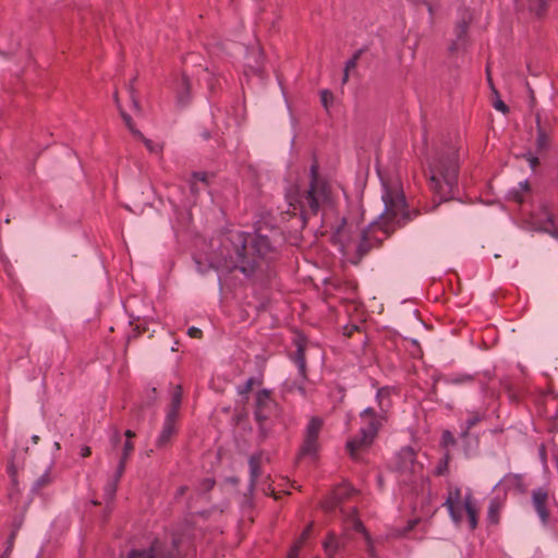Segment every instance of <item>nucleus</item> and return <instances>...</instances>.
<instances>
[{"label": "nucleus", "instance_id": "obj_1", "mask_svg": "<svg viewBox=\"0 0 558 558\" xmlns=\"http://www.w3.org/2000/svg\"><path fill=\"white\" fill-rule=\"evenodd\" d=\"M380 181L384 209L368 223L367 229L355 228L344 220L333 232V241L339 244L344 255L353 251L362 255L369 246L368 242L373 238L371 233L381 230L388 234L408 219L405 198L399 179L380 175ZM374 241L378 242L380 239L374 235Z\"/></svg>", "mask_w": 558, "mask_h": 558}, {"label": "nucleus", "instance_id": "obj_2", "mask_svg": "<svg viewBox=\"0 0 558 558\" xmlns=\"http://www.w3.org/2000/svg\"><path fill=\"white\" fill-rule=\"evenodd\" d=\"M231 248L226 246L227 256L223 260L213 265L216 269L239 268L243 274L250 275L255 266L268 258L275 250V245L268 235L258 232L244 233L233 231L229 235Z\"/></svg>", "mask_w": 558, "mask_h": 558}, {"label": "nucleus", "instance_id": "obj_3", "mask_svg": "<svg viewBox=\"0 0 558 558\" xmlns=\"http://www.w3.org/2000/svg\"><path fill=\"white\" fill-rule=\"evenodd\" d=\"M311 185L310 189L301 191L299 185H292L287 189L286 199L289 205V213L291 215L300 214L304 220L310 214H315L319 204L327 199V193L324 184L317 178L316 167L311 168Z\"/></svg>", "mask_w": 558, "mask_h": 558}, {"label": "nucleus", "instance_id": "obj_4", "mask_svg": "<svg viewBox=\"0 0 558 558\" xmlns=\"http://www.w3.org/2000/svg\"><path fill=\"white\" fill-rule=\"evenodd\" d=\"M430 184L440 201H447L453 195L458 177V160L452 153L439 158L430 169Z\"/></svg>", "mask_w": 558, "mask_h": 558}, {"label": "nucleus", "instance_id": "obj_5", "mask_svg": "<svg viewBox=\"0 0 558 558\" xmlns=\"http://www.w3.org/2000/svg\"><path fill=\"white\" fill-rule=\"evenodd\" d=\"M445 505L456 524L465 523L470 530L477 526L480 509L470 492L463 493L458 487L450 489Z\"/></svg>", "mask_w": 558, "mask_h": 558}, {"label": "nucleus", "instance_id": "obj_6", "mask_svg": "<svg viewBox=\"0 0 558 558\" xmlns=\"http://www.w3.org/2000/svg\"><path fill=\"white\" fill-rule=\"evenodd\" d=\"M384 420L372 408H366L361 413L360 436L348 441L347 448L353 459H357L359 452L372 445Z\"/></svg>", "mask_w": 558, "mask_h": 558}, {"label": "nucleus", "instance_id": "obj_7", "mask_svg": "<svg viewBox=\"0 0 558 558\" xmlns=\"http://www.w3.org/2000/svg\"><path fill=\"white\" fill-rule=\"evenodd\" d=\"M183 549L179 538H173L170 543L156 539L147 548L132 550L129 558H186L187 553L182 556Z\"/></svg>", "mask_w": 558, "mask_h": 558}, {"label": "nucleus", "instance_id": "obj_8", "mask_svg": "<svg viewBox=\"0 0 558 558\" xmlns=\"http://www.w3.org/2000/svg\"><path fill=\"white\" fill-rule=\"evenodd\" d=\"M182 401V389L177 386L171 396L170 407L167 411L162 429L157 438L158 446H165L175 432V424L179 415V409Z\"/></svg>", "mask_w": 558, "mask_h": 558}, {"label": "nucleus", "instance_id": "obj_9", "mask_svg": "<svg viewBox=\"0 0 558 558\" xmlns=\"http://www.w3.org/2000/svg\"><path fill=\"white\" fill-rule=\"evenodd\" d=\"M323 426V421L318 417H313L305 430L304 444L301 449V454L305 457L315 458L319 450L318 435Z\"/></svg>", "mask_w": 558, "mask_h": 558}, {"label": "nucleus", "instance_id": "obj_10", "mask_svg": "<svg viewBox=\"0 0 558 558\" xmlns=\"http://www.w3.org/2000/svg\"><path fill=\"white\" fill-rule=\"evenodd\" d=\"M527 226L532 230L546 232L554 238H558V229L553 225V216L545 207L542 209V216H531Z\"/></svg>", "mask_w": 558, "mask_h": 558}, {"label": "nucleus", "instance_id": "obj_11", "mask_svg": "<svg viewBox=\"0 0 558 558\" xmlns=\"http://www.w3.org/2000/svg\"><path fill=\"white\" fill-rule=\"evenodd\" d=\"M533 507L544 525L548 523L549 513L547 511L548 493L543 488H538L532 493Z\"/></svg>", "mask_w": 558, "mask_h": 558}, {"label": "nucleus", "instance_id": "obj_12", "mask_svg": "<svg viewBox=\"0 0 558 558\" xmlns=\"http://www.w3.org/2000/svg\"><path fill=\"white\" fill-rule=\"evenodd\" d=\"M398 468L402 472L416 473L421 469V464L415 461V452L412 448L405 447L398 453Z\"/></svg>", "mask_w": 558, "mask_h": 558}, {"label": "nucleus", "instance_id": "obj_13", "mask_svg": "<svg viewBox=\"0 0 558 558\" xmlns=\"http://www.w3.org/2000/svg\"><path fill=\"white\" fill-rule=\"evenodd\" d=\"M116 104H117V106H118V108H119V110H120V114H121V117H122V119H123V121H124L125 125H126V126H128V129L130 130V132H131L134 136H136V137L141 138V140L144 142V144H145L146 148H147L150 153H156V154H157V153H159V151L161 150V146H160L159 144L154 143L153 141H150V140H148V138H145V137L143 136V134H142L137 129H135V126H134V124H133V122H132L131 117H130L128 113H125V112L120 108V104H119V100H118V97H117V96H116Z\"/></svg>", "mask_w": 558, "mask_h": 558}, {"label": "nucleus", "instance_id": "obj_14", "mask_svg": "<svg viewBox=\"0 0 558 558\" xmlns=\"http://www.w3.org/2000/svg\"><path fill=\"white\" fill-rule=\"evenodd\" d=\"M295 363H296V366L299 368V375H300V381L298 383H294L293 385L289 386V389L290 390H298L300 392V395L304 396L305 395V388H304V381H305V360H304V355H303V349L302 347L299 344L298 345V351H296V356H295Z\"/></svg>", "mask_w": 558, "mask_h": 558}, {"label": "nucleus", "instance_id": "obj_15", "mask_svg": "<svg viewBox=\"0 0 558 558\" xmlns=\"http://www.w3.org/2000/svg\"><path fill=\"white\" fill-rule=\"evenodd\" d=\"M270 404L269 392L267 390H260L256 396V412L257 420L262 421L267 417L265 409Z\"/></svg>", "mask_w": 558, "mask_h": 558}, {"label": "nucleus", "instance_id": "obj_16", "mask_svg": "<svg viewBox=\"0 0 558 558\" xmlns=\"http://www.w3.org/2000/svg\"><path fill=\"white\" fill-rule=\"evenodd\" d=\"M347 524L349 526H351L352 529L356 530V531H361L364 534V537H365V541H366L367 547H368L367 548L368 554L371 556H375L374 545H373V542H372L371 537L365 532V530H364L362 523L360 522V520L356 519L353 513L348 517Z\"/></svg>", "mask_w": 558, "mask_h": 558}, {"label": "nucleus", "instance_id": "obj_17", "mask_svg": "<svg viewBox=\"0 0 558 558\" xmlns=\"http://www.w3.org/2000/svg\"><path fill=\"white\" fill-rule=\"evenodd\" d=\"M352 493V488L349 485L338 487L333 492L332 500L326 505L327 508L331 509L338 505L343 498L348 497Z\"/></svg>", "mask_w": 558, "mask_h": 558}, {"label": "nucleus", "instance_id": "obj_18", "mask_svg": "<svg viewBox=\"0 0 558 558\" xmlns=\"http://www.w3.org/2000/svg\"><path fill=\"white\" fill-rule=\"evenodd\" d=\"M390 393L391 389L388 387L381 388L377 392L376 400L381 412H385L390 407Z\"/></svg>", "mask_w": 558, "mask_h": 558}, {"label": "nucleus", "instance_id": "obj_19", "mask_svg": "<svg viewBox=\"0 0 558 558\" xmlns=\"http://www.w3.org/2000/svg\"><path fill=\"white\" fill-rule=\"evenodd\" d=\"M246 65L252 72H259L262 68V52L258 49L253 50L252 56L247 57Z\"/></svg>", "mask_w": 558, "mask_h": 558}, {"label": "nucleus", "instance_id": "obj_20", "mask_svg": "<svg viewBox=\"0 0 558 558\" xmlns=\"http://www.w3.org/2000/svg\"><path fill=\"white\" fill-rule=\"evenodd\" d=\"M324 551L327 558H332L335 553L339 548V542L333 534H329L327 539L323 544Z\"/></svg>", "mask_w": 558, "mask_h": 558}, {"label": "nucleus", "instance_id": "obj_21", "mask_svg": "<svg viewBox=\"0 0 558 558\" xmlns=\"http://www.w3.org/2000/svg\"><path fill=\"white\" fill-rule=\"evenodd\" d=\"M132 450H133L132 441L131 440H126L125 444H124V448H123V456H122V459H121V461L119 463V468H118V476H121V474L123 473L124 465H125V460L131 454Z\"/></svg>", "mask_w": 558, "mask_h": 558}, {"label": "nucleus", "instance_id": "obj_22", "mask_svg": "<svg viewBox=\"0 0 558 558\" xmlns=\"http://www.w3.org/2000/svg\"><path fill=\"white\" fill-rule=\"evenodd\" d=\"M50 482H51V476H50L49 471L47 470L43 475L39 476L38 480H36V482L34 483L33 489L37 492V490L41 489L44 486L48 485Z\"/></svg>", "mask_w": 558, "mask_h": 558}, {"label": "nucleus", "instance_id": "obj_23", "mask_svg": "<svg viewBox=\"0 0 558 558\" xmlns=\"http://www.w3.org/2000/svg\"><path fill=\"white\" fill-rule=\"evenodd\" d=\"M493 92L496 95V99L493 102L494 108L502 113H506L508 111L507 105L499 98L498 93L494 87Z\"/></svg>", "mask_w": 558, "mask_h": 558}, {"label": "nucleus", "instance_id": "obj_24", "mask_svg": "<svg viewBox=\"0 0 558 558\" xmlns=\"http://www.w3.org/2000/svg\"><path fill=\"white\" fill-rule=\"evenodd\" d=\"M548 144L547 135L539 129L537 135V147L538 149H544Z\"/></svg>", "mask_w": 558, "mask_h": 558}, {"label": "nucleus", "instance_id": "obj_25", "mask_svg": "<svg viewBox=\"0 0 558 558\" xmlns=\"http://www.w3.org/2000/svg\"><path fill=\"white\" fill-rule=\"evenodd\" d=\"M355 66H356V57L350 59L347 62L345 69H344L343 83H345L348 81L349 71L354 69Z\"/></svg>", "mask_w": 558, "mask_h": 558}, {"label": "nucleus", "instance_id": "obj_26", "mask_svg": "<svg viewBox=\"0 0 558 558\" xmlns=\"http://www.w3.org/2000/svg\"><path fill=\"white\" fill-rule=\"evenodd\" d=\"M453 442H454V438H453L452 434L448 430L444 432L442 437H441L442 446L448 447V446L452 445Z\"/></svg>", "mask_w": 558, "mask_h": 558}, {"label": "nucleus", "instance_id": "obj_27", "mask_svg": "<svg viewBox=\"0 0 558 558\" xmlns=\"http://www.w3.org/2000/svg\"><path fill=\"white\" fill-rule=\"evenodd\" d=\"M250 471L252 481H255V478L258 476L257 460L255 458L250 459Z\"/></svg>", "mask_w": 558, "mask_h": 558}, {"label": "nucleus", "instance_id": "obj_28", "mask_svg": "<svg viewBox=\"0 0 558 558\" xmlns=\"http://www.w3.org/2000/svg\"><path fill=\"white\" fill-rule=\"evenodd\" d=\"M322 102L325 108H328V106L332 101V94L328 90H323L320 94Z\"/></svg>", "mask_w": 558, "mask_h": 558}, {"label": "nucleus", "instance_id": "obj_29", "mask_svg": "<svg viewBox=\"0 0 558 558\" xmlns=\"http://www.w3.org/2000/svg\"><path fill=\"white\" fill-rule=\"evenodd\" d=\"M254 384H255V379L254 378L247 379V381L244 384L243 387H239V393L240 395L247 393L252 389Z\"/></svg>", "mask_w": 558, "mask_h": 558}, {"label": "nucleus", "instance_id": "obj_30", "mask_svg": "<svg viewBox=\"0 0 558 558\" xmlns=\"http://www.w3.org/2000/svg\"><path fill=\"white\" fill-rule=\"evenodd\" d=\"M119 478H120V476L117 475L114 483L108 485V487L106 488V495L110 499L113 497V495L116 493V485H117V482Z\"/></svg>", "mask_w": 558, "mask_h": 558}, {"label": "nucleus", "instance_id": "obj_31", "mask_svg": "<svg viewBox=\"0 0 558 558\" xmlns=\"http://www.w3.org/2000/svg\"><path fill=\"white\" fill-rule=\"evenodd\" d=\"M526 159H527V161L530 163V167L532 169H535V167L537 166V162H538L537 158L532 156L531 154H527L526 155Z\"/></svg>", "mask_w": 558, "mask_h": 558}, {"label": "nucleus", "instance_id": "obj_32", "mask_svg": "<svg viewBox=\"0 0 558 558\" xmlns=\"http://www.w3.org/2000/svg\"><path fill=\"white\" fill-rule=\"evenodd\" d=\"M132 105H133V109L136 112V114L141 116L142 114V109L140 107L138 101L133 96H132Z\"/></svg>", "mask_w": 558, "mask_h": 558}, {"label": "nucleus", "instance_id": "obj_33", "mask_svg": "<svg viewBox=\"0 0 558 558\" xmlns=\"http://www.w3.org/2000/svg\"><path fill=\"white\" fill-rule=\"evenodd\" d=\"M477 421H478V416H474V417H472V418H469V420L466 421V428H465L464 434H465V433H466V432H468V430H469L473 425H475Z\"/></svg>", "mask_w": 558, "mask_h": 558}, {"label": "nucleus", "instance_id": "obj_34", "mask_svg": "<svg viewBox=\"0 0 558 558\" xmlns=\"http://www.w3.org/2000/svg\"><path fill=\"white\" fill-rule=\"evenodd\" d=\"M488 515H489V520L492 522H496L497 521V518L495 515V508H494V504L493 502L490 504Z\"/></svg>", "mask_w": 558, "mask_h": 558}, {"label": "nucleus", "instance_id": "obj_35", "mask_svg": "<svg viewBox=\"0 0 558 558\" xmlns=\"http://www.w3.org/2000/svg\"><path fill=\"white\" fill-rule=\"evenodd\" d=\"M199 333H201V330L198 328H196V327H191L189 329V335L191 337H198Z\"/></svg>", "mask_w": 558, "mask_h": 558}, {"label": "nucleus", "instance_id": "obj_36", "mask_svg": "<svg viewBox=\"0 0 558 558\" xmlns=\"http://www.w3.org/2000/svg\"><path fill=\"white\" fill-rule=\"evenodd\" d=\"M81 454H82V457H87V456H89V454H90V449H89L88 447H83V448L81 449Z\"/></svg>", "mask_w": 558, "mask_h": 558}, {"label": "nucleus", "instance_id": "obj_37", "mask_svg": "<svg viewBox=\"0 0 558 558\" xmlns=\"http://www.w3.org/2000/svg\"><path fill=\"white\" fill-rule=\"evenodd\" d=\"M520 189L523 191V192H526L529 190V183L527 181H523L520 183Z\"/></svg>", "mask_w": 558, "mask_h": 558}, {"label": "nucleus", "instance_id": "obj_38", "mask_svg": "<svg viewBox=\"0 0 558 558\" xmlns=\"http://www.w3.org/2000/svg\"><path fill=\"white\" fill-rule=\"evenodd\" d=\"M511 197L518 202H521V197L519 196L518 192L517 191H513L510 193Z\"/></svg>", "mask_w": 558, "mask_h": 558}, {"label": "nucleus", "instance_id": "obj_39", "mask_svg": "<svg viewBox=\"0 0 558 558\" xmlns=\"http://www.w3.org/2000/svg\"><path fill=\"white\" fill-rule=\"evenodd\" d=\"M125 436L128 437V440H131V438H133L135 436V434H134V432L129 429L125 432Z\"/></svg>", "mask_w": 558, "mask_h": 558}, {"label": "nucleus", "instance_id": "obj_40", "mask_svg": "<svg viewBox=\"0 0 558 558\" xmlns=\"http://www.w3.org/2000/svg\"><path fill=\"white\" fill-rule=\"evenodd\" d=\"M460 28L461 33H463L465 31V24L461 25Z\"/></svg>", "mask_w": 558, "mask_h": 558}, {"label": "nucleus", "instance_id": "obj_41", "mask_svg": "<svg viewBox=\"0 0 558 558\" xmlns=\"http://www.w3.org/2000/svg\"><path fill=\"white\" fill-rule=\"evenodd\" d=\"M183 85H184V87L187 86V80L185 77L183 78Z\"/></svg>", "mask_w": 558, "mask_h": 558}, {"label": "nucleus", "instance_id": "obj_42", "mask_svg": "<svg viewBox=\"0 0 558 558\" xmlns=\"http://www.w3.org/2000/svg\"><path fill=\"white\" fill-rule=\"evenodd\" d=\"M38 439H39V438H38V436H36V435H35V436H33V440H34V442H37V441H38Z\"/></svg>", "mask_w": 558, "mask_h": 558}, {"label": "nucleus", "instance_id": "obj_43", "mask_svg": "<svg viewBox=\"0 0 558 558\" xmlns=\"http://www.w3.org/2000/svg\"><path fill=\"white\" fill-rule=\"evenodd\" d=\"M179 101L182 104L184 102L183 97L181 95H179Z\"/></svg>", "mask_w": 558, "mask_h": 558}, {"label": "nucleus", "instance_id": "obj_44", "mask_svg": "<svg viewBox=\"0 0 558 558\" xmlns=\"http://www.w3.org/2000/svg\"><path fill=\"white\" fill-rule=\"evenodd\" d=\"M54 448H57V449H59V448H60L59 442H54Z\"/></svg>", "mask_w": 558, "mask_h": 558}, {"label": "nucleus", "instance_id": "obj_45", "mask_svg": "<svg viewBox=\"0 0 558 558\" xmlns=\"http://www.w3.org/2000/svg\"><path fill=\"white\" fill-rule=\"evenodd\" d=\"M118 440V434H114V441Z\"/></svg>", "mask_w": 558, "mask_h": 558}]
</instances>
